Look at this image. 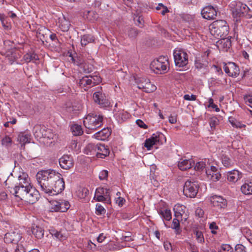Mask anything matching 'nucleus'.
<instances>
[{"mask_svg": "<svg viewBox=\"0 0 252 252\" xmlns=\"http://www.w3.org/2000/svg\"><path fill=\"white\" fill-rule=\"evenodd\" d=\"M39 194L38 190L31 184L21 200L29 204H33L39 198Z\"/></svg>", "mask_w": 252, "mask_h": 252, "instance_id": "9b49d317", "label": "nucleus"}, {"mask_svg": "<svg viewBox=\"0 0 252 252\" xmlns=\"http://www.w3.org/2000/svg\"><path fill=\"white\" fill-rule=\"evenodd\" d=\"M23 60L26 63H29L30 62H34L38 60V57L34 52H31L25 54L23 57Z\"/></svg>", "mask_w": 252, "mask_h": 252, "instance_id": "2f4dec72", "label": "nucleus"}, {"mask_svg": "<svg viewBox=\"0 0 252 252\" xmlns=\"http://www.w3.org/2000/svg\"><path fill=\"white\" fill-rule=\"evenodd\" d=\"M134 20L135 22V24L137 26L140 27H142L143 26L144 21L142 17L136 16L134 18Z\"/></svg>", "mask_w": 252, "mask_h": 252, "instance_id": "09e8293b", "label": "nucleus"}, {"mask_svg": "<svg viewBox=\"0 0 252 252\" xmlns=\"http://www.w3.org/2000/svg\"><path fill=\"white\" fill-rule=\"evenodd\" d=\"M51 233L60 240H64L66 238V237L60 231L53 230Z\"/></svg>", "mask_w": 252, "mask_h": 252, "instance_id": "a18cd8bd", "label": "nucleus"}, {"mask_svg": "<svg viewBox=\"0 0 252 252\" xmlns=\"http://www.w3.org/2000/svg\"><path fill=\"white\" fill-rule=\"evenodd\" d=\"M97 144H94L93 143H90L88 144L85 149V152L87 155H96V151H97Z\"/></svg>", "mask_w": 252, "mask_h": 252, "instance_id": "7c9ffc66", "label": "nucleus"}, {"mask_svg": "<svg viewBox=\"0 0 252 252\" xmlns=\"http://www.w3.org/2000/svg\"><path fill=\"white\" fill-rule=\"evenodd\" d=\"M217 11L212 6L204 7L201 11V15L204 19L210 20L214 19L217 16Z\"/></svg>", "mask_w": 252, "mask_h": 252, "instance_id": "f3484780", "label": "nucleus"}, {"mask_svg": "<svg viewBox=\"0 0 252 252\" xmlns=\"http://www.w3.org/2000/svg\"><path fill=\"white\" fill-rule=\"evenodd\" d=\"M246 10H248V6L240 1L236 2V7L233 11V15L236 17H243Z\"/></svg>", "mask_w": 252, "mask_h": 252, "instance_id": "aec40b11", "label": "nucleus"}, {"mask_svg": "<svg viewBox=\"0 0 252 252\" xmlns=\"http://www.w3.org/2000/svg\"><path fill=\"white\" fill-rule=\"evenodd\" d=\"M93 99L101 107H107L109 106L110 102L108 98L101 91L95 92L93 94Z\"/></svg>", "mask_w": 252, "mask_h": 252, "instance_id": "ddd939ff", "label": "nucleus"}, {"mask_svg": "<svg viewBox=\"0 0 252 252\" xmlns=\"http://www.w3.org/2000/svg\"><path fill=\"white\" fill-rule=\"evenodd\" d=\"M174 58L176 66L184 67L188 63V55L182 50H175Z\"/></svg>", "mask_w": 252, "mask_h": 252, "instance_id": "1a4fd4ad", "label": "nucleus"}, {"mask_svg": "<svg viewBox=\"0 0 252 252\" xmlns=\"http://www.w3.org/2000/svg\"><path fill=\"white\" fill-rule=\"evenodd\" d=\"M195 216L198 217L196 219L203 217L204 211L200 208H197L195 211Z\"/></svg>", "mask_w": 252, "mask_h": 252, "instance_id": "4d7b16f0", "label": "nucleus"}, {"mask_svg": "<svg viewBox=\"0 0 252 252\" xmlns=\"http://www.w3.org/2000/svg\"><path fill=\"white\" fill-rule=\"evenodd\" d=\"M12 142L11 139L7 136H5L1 140V143L3 145L5 146H9Z\"/></svg>", "mask_w": 252, "mask_h": 252, "instance_id": "3c124183", "label": "nucleus"}, {"mask_svg": "<svg viewBox=\"0 0 252 252\" xmlns=\"http://www.w3.org/2000/svg\"><path fill=\"white\" fill-rule=\"evenodd\" d=\"M109 150L104 145L98 144L96 156L98 158H104L109 154Z\"/></svg>", "mask_w": 252, "mask_h": 252, "instance_id": "5701e85b", "label": "nucleus"}, {"mask_svg": "<svg viewBox=\"0 0 252 252\" xmlns=\"http://www.w3.org/2000/svg\"><path fill=\"white\" fill-rule=\"evenodd\" d=\"M230 67V63H228V64L225 63L223 66V69L225 72L228 74L229 76V74H230V69L229 68Z\"/></svg>", "mask_w": 252, "mask_h": 252, "instance_id": "69168bd1", "label": "nucleus"}, {"mask_svg": "<svg viewBox=\"0 0 252 252\" xmlns=\"http://www.w3.org/2000/svg\"><path fill=\"white\" fill-rule=\"evenodd\" d=\"M170 227L175 229V232L176 234H180L182 232V230L180 228V221H172Z\"/></svg>", "mask_w": 252, "mask_h": 252, "instance_id": "79ce46f5", "label": "nucleus"}, {"mask_svg": "<svg viewBox=\"0 0 252 252\" xmlns=\"http://www.w3.org/2000/svg\"><path fill=\"white\" fill-rule=\"evenodd\" d=\"M33 131L35 137L42 138L43 142L47 146H51L57 140V136L51 129L44 126L36 125L33 127Z\"/></svg>", "mask_w": 252, "mask_h": 252, "instance_id": "7ed1b4c3", "label": "nucleus"}, {"mask_svg": "<svg viewBox=\"0 0 252 252\" xmlns=\"http://www.w3.org/2000/svg\"><path fill=\"white\" fill-rule=\"evenodd\" d=\"M241 191L245 195H252V181H246L241 187Z\"/></svg>", "mask_w": 252, "mask_h": 252, "instance_id": "393cba45", "label": "nucleus"}, {"mask_svg": "<svg viewBox=\"0 0 252 252\" xmlns=\"http://www.w3.org/2000/svg\"><path fill=\"white\" fill-rule=\"evenodd\" d=\"M95 192L96 194H100L104 196L110 197V191L109 189L99 187L96 189Z\"/></svg>", "mask_w": 252, "mask_h": 252, "instance_id": "ea45409f", "label": "nucleus"}, {"mask_svg": "<svg viewBox=\"0 0 252 252\" xmlns=\"http://www.w3.org/2000/svg\"><path fill=\"white\" fill-rule=\"evenodd\" d=\"M227 180L232 183H235L239 179L241 178V173L237 170H233L227 172Z\"/></svg>", "mask_w": 252, "mask_h": 252, "instance_id": "a878e982", "label": "nucleus"}, {"mask_svg": "<svg viewBox=\"0 0 252 252\" xmlns=\"http://www.w3.org/2000/svg\"><path fill=\"white\" fill-rule=\"evenodd\" d=\"M108 172L106 170L101 171L99 174V179L100 180H107L108 177Z\"/></svg>", "mask_w": 252, "mask_h": 252, "instance_id": "603ef678", "label": "nucleus"}, {"mask_svg": "<svg viewBox=\"0 0 252 252\" xmlns=\"http://www.w3.org/2000/svg\"><path fill=\"white\" fill-rule=\"evenodd\" d=\"M59 163L61 168L69 169L73 165L72 158L68 155H63L59 159Z\"/></svg>", "mask_w": 252, "mask_h": 252, "instance_id": "6ab92c4d", "label": "nucleus"}, {"mask_svg": "<svg viewBox=\"0 0 252 252\" xmlns=\"http://www.w3.org/2000/svg\"><path fill=\"white\" fill-rule=\"evenodd\" d=\"M150 68L156 74L166 73L169 68L168 57L161 56L154 60L150 64Z\"/></svg>", "mask_w": 252, "mask_h": 252, "instance_id": "39448f33", "label": "nucleus"}, {"mask_svg": "<svg viewBox=\"0 0 252 252\" xmlns=\"http://www.w3.org/2000/svg\"><path fill=\"white\" fill-rule=\"evenodd\" d=\"M80 191L82 192V195H80V197L81 198L85 197L89 193L88 189L85 188H82L81 190Z\"/></svg>", "mask_w": 252, "mask_h": 252, "instance_id": "0e129e2a", "label": "nucleus"}, {"mask_svg": "<svg viewBox=\"0 0 252 252\" xmlns=\"http://www.w3.org/2000/svg\"><path fill=\"white\" fill-rule=\"evenodd\" d=\"M186 207L180 204H176L173 208L175 218L172 220H187L188 218L185 212Z\"/></svg>", "mask_w": 252, "mask_h": 252, "instance_id": "f8f14e48", "label": "nucleus"}, {"mask_svg": "<svg viewBox=\"0 0 252 252\" xmlns=\"http://www.w3.org/2000/svg\"><path fill=\"white\" fill-rule=\"evenodd\" d=\"M15 252H26V251L22 246L17 245Z\"/></svg>", "mask_w": 252, "mask_h": 252, "instance_id": "774afa93", "label": "nucleus"}, {"mask_svg": "<svg viewBox=\"0 0 252 252\" xmlns=\"http://www.w3.org/2000/svg\"><path fill=\"white\" fill-rule=\"evenodd\" d=\"M17 140L22 145H25L26 143L30 142V135L28 134L21 133L18 135Z\"/></svg>", "mask_w": 252, "mask_h": 252, "instance_id": "c9c22d12", "label": "nucleus"}, {"mask_svg": "<svg viewBox=\"0 0 252 252\" xmlns=\"http://www.w3.org/2000/svg\"><path fill=\"white\" fill-rule=\"evenodd\" d=\"M243 17H245L247 19H250L252 18V10L250 9L249 7L248 10H246V12L244 15Z\"/></svg>", "mask_w": 252, "mask_h": 252, "instance_id": "680f3d73", "label": "nucleus"}, {"mask_svg": "<svg viewBox=\"0 0 252 252\" xmlns=\"http://www.w3.org/2000/svg\"><path fill=\"white\" fill-rule=\"evenodd\" d=\"M1 54L5 56L6 59L11 64L16 62L20 56L18 51L14 48L7 49V51L5 53L1 52Z\"/></svg>", "mask_w": 252, "mask_h": 252, "instance_id": "dca6fc26", "label": "nucleus"}, {"mask_svg": "<svg viewBox=\"0 0 252 252\" xmlns=\"http://www.w3.org/2000/svg\"><path fill=\"white\" fill-rule=\"evenodd\" d=\"M138 33L137 30L134 28H130L127 32L128 36L131 38H135Z\"/></svg>", "mask_w": 252, "mask_h": 252, "instance_id": "49530a36", "label": "nucleus"}, {"mask_svg": "<svg viewBox=\"0 0 252 252\" xmlns=\"http://www.w3.org/2000/svg\"><path fill=\"white\" fill-rule=\"evenodd\" d=\"M70 206L69 202L67 201H54L51 209L52 211L65 212L69 208Z\"/></svg>", "mask_w": 252, "mask_h": 252, "instance_id": "2eb2a0df", "label": "nucleus"}, {"mask_svg": "<svg viewBox=\"0 0 252 252\" xmlns=\"http://www.w3.org/2000/svg\"><path fill=\"white\" fill-rule=\"evenodd\" d=\"M222 163L225 167H229L232 164L231 159L225 155L222 157Z\"/></svg>", "mask_w": 252, "mask_h": 252, "instance_id": "c03bdc74", "label": "nucleus"}, {"mask_svg": "<svg viewBox=\"0 0 252 252\" xmlns=\"http://www.w3.org/2000/svg\"><path fill=\"white\" fill-rule=\"evenodd\" d=\"M160 136L163 135L159 133L153 134L151 138L145 140L144 146L148 150H151L154 145L159 142Z\"/></svg>", "mask_w": 252, "mask_h": 252, "instance_id": "412c9836", "label": "nucleus"}, {"mask_svg": "<svg viewBox=\"0 0 252 252\" xmlns=\"http://www.w3.org/2000/svg\"><path fill=\"white\" fill-rule=\"evenodd\" d=\"M194 169L195 170L197 171H203L204 170L206 171V173L208 174V170L206 169V163L203 161H198L196 162L195 165H194Z\"/></svg>", "mask_w": 252, "mask_h": 252, "instance_id": "e433bc0d", "label": "nucleus"}, {"mask_svg": "<svg viewBox=\"0 0 252 252\" xmlns=\"http://www.w3.org/2000/svg\"><path fill=\"white\" fill-rule=\"evenodd\" d=\"M218 42V47L223 51H227L231 46V42L230 39L226 38H220Z\"/></svg>", "mask_w": 252, "mask_h": 252, "instance_id": "cd10ccee", "label": "nucleus"}, {"mask_svg": "<svg viewBox=\"0 0 252 252\" xmlns=\"http://www.w3.org/2000/svg\"><path fill=\"white\" fill-rule=\"evenodd\" d=\"M4 183L10 192L21 200L31 184L28 175L24 173L19 175L18 178L9 176Z\"/></svg>", "mask_w": 252, "mask_h": 252, "instance_id": "f03ea898", "label": "nucleus"}, {"mask_svg": "<svg viewBox=\"0 0 252 252\" xmlns=\"http://www.w3.org/2000/svg\"><path fill=\"white\" fill-rule=\"evenodd\" d=\"M136 80L138 88L147 93H152L157 89L156 86L152 84L148 79L138 78Z\"/></svg>", "mask_w": 252, "mask_h": 252, "instance_id": "9d476101", "label": "nucleus"}, {"mask_svg": "<svg viewBox=\"0 0 252 252\" xmlns=\"http://www.w3.org/2000/svg\"><path fill=\"white\" fill-rule=\"evenodd\" d=\"M94 199L97 201L105 202V203L108 204L111 203L110 197L104 196L102 194H96V192H95Z\"/></svg>", "mask_w": 252, "mask_h": 252, "instance_id": "4c0bfd02", "label": "nucleus"}, {"mask_svg": "<svg viewBox=\"0 0 252 252\" xmlns=\"http://www.w3.org/2000/svg\"><path fill=\"white\" fill-rule=\"evenodd\" d=\"M219 120L217 118H212L209 122L210 127L212 130L215 129L216 126L218 125Z\"/></svg>", "mask_w": 252, "mask_h": 252, "instance_id": "8fccbe9b", "label": "nucleus"}, {"mask_svg": "<svg viewBox=\"0 0 252 252\" xmlns=\"http://www.w3.org/2000/svg\"><path fill=\"white\" fill-rule=\"evenodd\" d=\"M221 250L224 252H233V248L228 244H223L221 246Z\"/></svg>", "mask_w": 252, "mask_h": 252, "instance_id": "5fc2aeb1", "label": "nucleus"}, {"mask_svg": "<svg viewBox=\"0 0 252 252\" xmlns=\"http://www.w3.org/2000/svg\"><path fill=\"white\" fill-rule=\"evenodd\" d=\"M36 179L40 187V191L49 195L57 194L64 189V182L61 174L54 170L38 172Z\"/></svg>", "mask_w": 252, "mask_h": 252, "instance_id": "f257e3e1", "label": "nucleus"}, {"mask_svg": "<svg viewBox=\"0 0 252 252\" xmlns=\"http://www.w3.org/2000/svg\"><path fill=\"white\" fill-rule=\"evenodd\" d=\"M101 78L99 76H85L83 77L79 82V86L83 88L85 90L95 86L101 82Z\"/></svg>", "mask_w": 252, "mask_h": 252, "instance_id": "6e6552de", "label": "nucleus"}, {"mask_svg": "<svg viewBox=\"0 0 252 252\" xmlns=\"http://www.w3.org/2000/svg\"><path fill=\"white\" fill-rule=\"evenodd\" d=\"M209 228L211 230V232L213 234H217V231L215 230L218 229V226L216 224L215 221H213L210 224Z\"/></svg>", "mask_w": 252, "mask_h": 252, "instance_id": "6e6d98bb", "label": "nucleus"}, {"mask_svg": "<svg viewBox=\"0 0 252 252\" xmlns=\"http://www.w3.org/2000/svg\"><path fill=\"white\" fill-rule=\"evenodd\" d=\"M20 234L16 232H10L6 233L4 237V241L6 243L17 244L21 239Z\"/></svg>", "mask_w": 252, "mask_h": 252, "instance_id": "a211bd4d", "label": "nucleus"}, {"mask_svg": "<svg viewBox=\"0 0 252 252\" xmlns=\"http://www.w3.org/2000/svg\"><path fill=\"white\" fill-rule=\"evenodd\" d=\"M106 238V237L104 236L103 233H101L99 235L97 238V241L99 243H102Z\"/></svg>", "mask_w": 252, "mask_h": 252, "instance_id": "338daca9", "label": "nucleus"}, {"mask_svg": "<svg viewBox=\"0 0 252 252\" xmlns=\"http://www.w3.org/2000/svg\"><path fill=\"white\" fill-rule=\"evenodd\" d=\"M207 175H210L211 179L214 182L219 181L221 177V174L218 172H213V173H210Z\"/></svg>", "mask_w": 252, "mask_h": 252, "instance_id": "de8ad7c7", "label": "nucleus"}, {"mask_svg": "<svg viewBox=\"0 0 252 252\" xmlns=\"http://www.w3.org/2000/svg\"><path fill=\"white\" fill-rule=\"evenodd\" d=\"M199 185L194 179L188 180L185 183L183 193L185 195L190 198L194 197L198 190Z\"/></svg>", "mask_w": 252, "mask_h": 252, "instance_id": "0eeeda50", "label": "nucleus"}, {"mask_svg": "<svg viewBox=\"0 0 252 252\" xmlns=\"http://www.w3.org/2000/svg\"><path fill=\"white\" fill-rule=\"evenodd\" d=\"M96 212L98 215L103 214L105 213V210L100 204L96 205Z\"/></svg>", "mask_w": 252, "mask_h": 252, "instance_id": "864d4df0", "label": "nucleus"}, {"mask_svg": "<svg viewBox=\"0 0 252 252\" xmlns=\"http://www.w3.org/2000/svg\"><path fill=\"white\" fill-rule=\"evenodd\" d=\"M211 34L218 39L225 37L229 33V26L223 20L213 22L209 26Z\"/></svg>", "mask_w": 252, "mask_h": 252, "instance_id": "20e7f679", "label": "nucleus"}, {"mask_svg": "<svg viewBox=\"0 0 252 252\" xmlns=\"http://www.w3.org/2000/svg\"><path fill=\"white\" fill-rule=\"evenodd\" d=\"M184 98L187 100H195L196 96L194 94H191V95H189V94H185L184 96Z\"/></svg>", "mask_w": 252, "mask_h": 252, "instance_id": "052dcab7", "label": "nucleus"}, {"mask_svg": "<svg viewBox=\"0 0 252 252\" xmlns=\"http://www.w3.org/2000/svg\"><path fill=\"white\" fill-rule=\"evenodd\" d=\"M103 118L101 115L92 114H89L83 120V124L87 128V132H91V130H96L102 125Z\"/></svg>", "mask_w": 252, "mask_h": 252, "instance_id": "423d86ee", "label": "nucleus"}, {"mask_svg": "<svg viewBox=\"0 0 252 252\" xmlns=\"http://www.w3.org/2000/svg\"><path fill=\"white\" fill-rule=\"evenodd\" d=\"M194 234L196 235V239L198 242L200 243L204 242V236L201 231L195 229L194 231Z\"/></svg>", "mask_w": 252, "mask_h": 252, "instance_id": "37998d69", "label": "nucleus"}, {"mask_svg": "<svg viewBox=\"0 0 252 252\" xmlns=\"http://www.w3.org/2000/svg\"><path fill=\"white\" fill-rule=\"evenodd\" d=\"M111 134V131L108 128H104L96 132L93 137L99 140L103 141L108 138Z\"/></svg>", "mask_w": 252, "mask_h": 252, "instance_id": "4be33fe9", "label": "nucleus"}, {"mask_svg": "<svg viewBox=\"0 0 252 252\" xmlns=\"http://www.w3.org/2000/svg\"><path fill=\"white\" fill-rule=\"evenodd\" d=\"M235 252H246L245 247L242 245L238 244L235 246Z\"/></svg>", "mask_w": 252, "mask_h": 252, "instance_id": "13d9d810", "label": "nucleus"}, {"mask_svg": "<svg viewBox=\"0 0 252 252\" xmlns=\"http://www.w3.org/2000/svg\"><path fill=\"white\" fill-rule=\"evenodd\" d=\"M136 122L137 125L141 128H147L148 127L141 120H137Z\"/></svg>", "mask_w": 252, "mask_h": 252, "instance_id": "e2e57ef3", "label": "nucleus"}, {"mask_svg": "<svg viewBox=\"0 0 252 252\" xmlns=\"http://www.w3.org/2000/svg\"><path fill=\"white\" fill-rule=\"evenodd\" d=\"M116 117L119 121H125L129 117V114L124 110L118 111L115 114Z\"/></svg>", "mask_w": 252, "mask_h": 252, "instance_id": "473e14b6", "label": "nucleus"}, {"mask_svg": "<svg viewBox=\"0 0 252 252\" xmlns=\"http://www.w3.org/2000/svg\"><path fill=\"white\" fill-rule=\"evenodd\" d=\"M195 67L198 69H206L208 65L203 60L196 59L195 61Z\"/></svg>", "mask_w": 252, "mask_h": 252, "instance_id": "a19ab883", "label": "nucleus"}, {"mask_svg": "<svg viewBox=\"0 0 252 252\" xmlns=\"http://www.w3.org/2000/svg\"><path fill=\"white\" fill-rule=\"evenodd\" d=\"M70 24L69 21L67 20L64 15L59 18V26L63 32L67 31L70 27Z\"/></svg>", "mask_w": 252, "mask_h": 252, "instance_id": "bb28decb", "label": "nucleus"}, {"mask_svg": "<svg viewBox=\"0 0 252 252\" xmlns=\"http://www.w3.org/2000/svg\"><path fill=\"white\" fill-rule=\"evenodd\" d=\"M94 40L93 36L90 34L84 35L81 37V44L82 46H86L89 43L93 42Z\"/></svg>", "mask_w": 252, "mask_h": 252, "instance_id": "72a5a7b5", "label": "nucleus"}, {"mask_svg": "<svg viewBox=\"0 0 252 252\" xmlns=\"http://www.w3.org/2000/svg\"><path fill=\"white\" fill-rule=\"evenodd\" d=\"M193 165H194V162L191 159H181L178 164L179 168L183 171L190 169Z\"/></svg>", "mask_w": 252, "mask_h": 252, "instance_id": "b1692460", "label": "nucleus"}, {"mask_svg": "<svg viewBox=\"0 0 252 252\" xmlns=\"http://www.w3.org/2000/svg\"><path fill=\"white\" fill-rule=\"evenodd\" d=\"M210 200L213 206L218 208H225L227 205V200L220 196L213 195L210 197Z\"/></svg>", "mask_w": 252, "mask_h": 252, "instance_id": "4468645a", "label": "nucleus"}, {"mask_svg": "<svg viewBox=\"0 0 252 252\" xmlns=\"http://www.w3.org/2000/svg\"><path fill=\"white\" fill-rule=\"evenodd\" d=\"M32 233L37 239H41L44 236V230L38 225L33 224L31 228Z\"/></svg>", "mask_w": 252, "mask_h": 252, "instance_id": "c85d7f7f", "label": "nucleus"}, {"mask_svg": "<svg viewBox=\"0 0 252 252\" xmlns=\"http://www.w3.org/2000/svg\"><path fill=\"white\" fill-rule=\"evenodd\" d=\"M230 74L229 76L233 77H237L239 74V68L234 63H230Z\"/></svg>", "mask_w": 252, "mask_h": 252, "instance_id": "f704fd0d", "label": "nucleus"}, {"mask_svg": "<svg viewBox=\"0 0 252 252\" xmlns=\"http://www.w3.org/2000/svg\"><path fill=\"white\" fill-rule=\"evenodd\" d=\"M71 130L72 134L75 136L80 135L83 133V130L81 126L74 125L71 126Z\"/></svg>", "mask_w": 252, "mask_h": 252, "instance_id": "58836bf2", "label": "nucleus"}, {"mask_svg": "<svg viewBox=\"0 0 252 252\" xmlns=\"http://www.w3.org/2000/svg\"><path fill=\"white\" fill-rule=\"evenodd\" d=\"M244 99L246 103L252 108V95L246 96Z\"/></svg>", "mask_w": 252, "mask_h": 252, "instance_id": "bf43d9fd", "label": "nucleus"}, {"mask_svg": "<svg viewBox=\"0 0 252 252\" xmlns=\"http://www.w3.org/2000/svg\"><path fill=\"white\" fill-rule=\"evenodd\" d=\"M159 214L165 220H170L172 219L171 210L167 208H163L158 211Z\"/></svg>", "mask_w": 252, "mask_h": 252, "instance_id": "c756f323", "label": "nucleus"}]
</instances>
